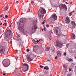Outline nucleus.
Segmentation results:
<instances>
[{
    "label": "nucleus",
    "mask_w": 76,
    "mask_h": 76,
    "mask_svg": "<svg viewBox=\"0 0 76 76\" xmlns=\"http://www.w3.org/2000/svg\"><path fill=\"white\" fill-rule=\"evenodd\" d=\"M46 13V10L42 8H40L38 10V15L40 19H43L44 14Z\"/></svg>",
    "instance_id": "f257e3e1"
},
{
    "label": "nucleus",
    "mask_w": 76,
    "mask_h": 76,
    "mask_svg": "<svg viewBox=\"0 0 76 76\" xmlns=\"http://www.w3.org/2000/svg\"><path fill=\"white\" fill-rule=\"evenodd\" d=\"M12 31L10 30H8L6 31L5 35L6 38H8V39H10L12 36L11 35Z\"/></svg>",
    "instance_id": "f03ea898"
},
{
    "label": "nucleus",
    "mask_w": 76,
    "mask_h": 76,
    "mask_svg": "<svg viewBox=\"0 0 76 76\" xmlns=\"http://www.w3.org/2000/svg\"><path fill=\"white\" fill-rule=\"evenodd\" d=\"M38 22V20L37 19H36L35 21V23L34 22H33V28H32V31H31V34H33L34 33V32L35 31V30L37 29V25H36V23H37Z\"/></svg>",
    "instance_id": "7ed1b4c3"
},
{
    "label": "nucleus",
    "mask_w": 76,
    "mask_h": 76,
    "mask_svg": "<svg viewBox=\"0 0 76 76\" xmlns=\"http://www.w3.org/2000/svg\"><path fill=\"white\" fill-rule=\"evenodd\" d=\"M5 51V48L4 47L1 46H0V54H1Z\"/></svg>",
    "instance_id": "20e7f679"
},
{
    "label": "nucleus",
    "mask_w": 76,
    "mask_h": 76,
    "mask_svg": "<svg viewBox=\"0 0 76 76\" xmlns=\"http://www.w3.org/2000/svg\"><path fill=\"white\" fill-rule=\"evenodd\" d=\"M23 66L25 67V69L24 72H26L27 70H28V69H29V66L27 64H23Z\"/></svg>",
    "instance_id": "39448f33"
},
{
    "label": "nucleus",
    "mask_w": 76,
    "mask_h": 76,
    "mask_svg": "<svg viewBox=\"0 0 76 76\" xmlns=\"http://www.w3.org/2000/svg\"><path fill=\"white\" fill-rule=\"evenodd\" d=\"M58 29H59L58 28V29H56V34L57 35H58V36H60V35H63L62 34L61 31H58Z\"/></svg>",
    "instance_id": "423d86ee"
},
{
    "label": "nucleus",
    "mask_w": 76,
    "mask_h": 76,
    "mask_svg": "<svg viewBox=\"0 0 76 76\" xmlns=\"http://www.w3.org/2000/svg\"><path fill=\"white\" fill-rule=\"evenodd\" d=\"M59 7L61 10L62 9H67L66 5L65 4L60 5Z\"/></svg>",
    "instance_id": "0eeeda50"
},
{
    "label": "nucleus",
    "mask_w": 76,
    "mask_h": 76,
    "mask_svg": "<svg viewBox=\"0 0 76 76\" xmlns=\"http://www.w3.org/2000/svg\"><path fill=\"white\" fill-rule=\"evenodd\" d=\"M5 61H4V63L3 64V65L4 66V67H8V66H9V62H5Z\"/></svg>",
    "instance_id": "6e6552de"
},
{
    "label": "nucleus",
    "mask_w": 76,
    "mask_h": 76,
    "mask_svg": "<svg viewBox=\"0 0 76 76\" xmlns=\"http://www.w3.org/2000/svg\"><path fill=\"white\" fill-rule=\"evenodd\" d=\"M56 46L59 48H61V47L63 45V44L58 42H56Z\"/></svg>",
    "instance_id": "1a4fd4ad"
},
{
    "label": "nucleus",
    "mask_w": 76,
    "mask_h": 76,
    "mask_svg": "<svg viewBox=\"0 0 76 76\" xmlns=\"http://www.w3.org/2000/svg\"><path fill=\"white\" fill-rule=\"evenodd\" d=\"M65 21L66 23H69V22H70V20L69 17H66V18Z\"/></svg>",
    "instance_id": "9d476101"
},
{
    "label": "nucleus",
    "mask_w": 76,
    "mask_h": 76,
    "mask_svg": "<svg viewBox=\"0 0 76 76\" xmlns=\"http://www.w3.org/2000/svg\"><path fill=\"white\" fill-rule=\"evenodd\" d=\"M52 16V17H53V18L55 20H57V16L56 14H53Z\"/></svg>",
    "instance_id": "9b49d317"
},
{
    "label": "nucleus",
    "mask_w": 76,
    "mask_h": 76,
    "mask_svg": "<svg viewBox=\"0 0 76 76\" xmlns=\"http://www.w3.org/2000/svg\"><path fill=\"white\" fill-rule=\"evenodd\" d=\"M71 25L72 28H74L75 27V26H76V23H75V22L74 21H72L71 22Z\"/></svg>",
    "instance_id": "f8f14e48"
},
{
    "label": "nucleus",
    "mask_w": 76,
    "mask_h": 76,
    "mask_svg": "<svg viewBox=\"0 0 76 76\" xmlns=\"http://www.w3.org/2000/svg\"><path fill=\"white\" fill-rule=\"evenodd\" d=\"M20 71H18L17 72H16V76H20Z\"/></svg>",
    "instance_id": "ddd939ff"
},
{
    "label": "nucleus",
    "mask_w": 76,
    "mask_h": 76,
    "mask_svg": "<svg viewBox=\"0 0 76 76\" xmlns=\"http://www.w3.org/2000/svg\"><path fill=\"white\" fill-rule=\"evenodd\" d=\"M27 60L28 61H32V59L29 57V56H27Z\"/></svg>",
    "instance_id": "4468645a"
},
{
    "label": "nucleus",
    "mask_w": 76,
    "mask_h": 76,
    "mask_svg": "<svg viewBox=\"0 0 76 76\" xmlns=\"http://www.w3.org/2000/svg\"><path fill=\"white\" fill-rule=\"evenodd\" d=\"M57 55L58 57H60L61 56V53L59 51H57Z\"/></svg>",
    "instance_id": "2eb2a0df"
},
{
    "label": "nucleus",
    "mask_w": 76,
    "mask_h": 76,
    "mask_svg": "<svg viewBox=\"0 0 76 76\" xmlns=\"http://www.w3.org/2000/svg\"><path fill=\"white\" fill-rule=\"evenodd\" d=\"M71 37L72 38H75V35L73 33H72L71 34Z\"/></svg>",
    "instance_id": "dca6fc26"
},
{
    "label": "nucleus",
    "mask_w": 76,
    "mask_h": 76,
    "mask_svg": "<svg viewBox=\"0 0 76 76\" xmlns=\"http://www.w3.org/2000/svg\"><path fill=\"white\" fill-rule=\"evenodd\" d=\"M51 50L53 53H54V52H55V48H54V46H52Z\"/></svg>",
    "instance_id": "f3484780"
},
{
    "label": "nucleus",
    "mask_w": 76,
    "mask_h": 76,
    "mask_svg": "<svg viewBox=\"0 0 76 76\" xmlns=\"http://www.w3.org/2000/svg\"><path fill=\"white\" fill-rule=\"evenodd\" d=\"M18 29L19 30H20L22 31H23H23H24V30L23 29V28H22V27H19L18 28Z\"/></svg>",
    "instance_id": "a211bd4d"
},
{
    "label": "nucleus",
    "mask_w": 76,
    "mask_h": 76,
    "mask_svg": "<svg viewBox=\"0 0 76 76\" xmlns=\"http://www.w3.org/2000/svg\"><path fill=\"white\" fill-rule=\"evenodd\" d=\"M44 69H45L46 70H48L49 68L48 66H45L44 68Z\"/></svg>",
    "instance_id": "6ab92c4d"
},
{
    "label": "nucleus",
    "mask_w": 76,
    "mask_h": 76,
    "mask_svg": "<svg viewBox=\"0 0 76 76\" xmlns=\"http://www.w3.org/2000/svg\"><path fill=\"white\" fill-rule=\"evenodd\" d=\"M49 50H50V47H47L46 49V50L49 51Z\"/></svg>",
    "instance_id": "aec40b11"
},
{
    "label": "nucleus",
    "mask_w": 76,
    "mask_h": 76,
    "mask_svg": "<svg viewBox=\"0 0 76 76\" xmlns=\"http://www.w3.org/2000/svg\"><path fill=\"white\" fill-rule=\"evenodd\" d=\"M37 48H36V47L34 46L33 47V51H36Z\"/></svg>",
    "instance_id": "412c9836"
},
{
    "label": "nucleus",
    "mask_w": 76,
    "mask_h": 76,
    "mask_svg": "<svg viewBox=\"0 0 76 76\" xmlns=\"http://www.w3.org/2000/svg\"><path fill=\"white\" fill-rule=\"evenodd\" d=\"M63 67H64V68H66V67H67V65L66 64H64L63 65Z\"/></svg>",
    "instance_id": "4be33fe9"
},
{
    "label": "nucleus",
    "mask_w": 76,
    "mask_h": 76,
    "mask_svg": "<svg viewBox=\"0 0 76 76\" xmlns=\"http://www.w3.org/2000/svg\"><path fill=\"white\" fill-rule=\"evenodd\" d=\"M3 16H4V15L3 14H2L1 15H0V18H2V17H3Z\"/></svg>",
    "instance_id": "5701e85b"
},
{
    "label": "nucleus",
    "mask_w": 76,
    "mask_h": 76,
    "mask_svg": "<svg viewBox=\"0 0 76 76\" xmlns=\"http://www.w3.org/2000/svg\"><path fill=\"white\" fill-rule=\"evenodd\" d=\"M8 9V8H7V7H6L5 8V9L4 10V11H6V10H7Z\"/></svg>",
    "instance_id": "b1692460"
},
{
    "label": "nucleus",
    "mask_w": 76,
    "mask_h": 76,
    "mask_svg": "<svg viewBox=\"0 0 76 76\" xmlns=\"http://www.w3.org/2000/svg\"><path fill=\"white\" fill-rule=\"evenodd\" d=\"M69 16H72V13H69Z\"/></svg>",
    "instance_id": "393cba45"
},
{
    "label": "nucleus",
    "mask_w": 76,
    "mask_h": 76,
    "mask_svg": "<svg viewBox=\"0 0 76 76\" xmlns=\"http://www.w3.org/2000/svg\"><path fill=\"white\" fill-rule=\"evenodd\" d=\"M69 44H66V47L67 48H68L69 47Z\"/></svg>",
    "instance_id": "a878e982"
},
{
    "label": "nucleus",
    "mask_w": 76,
    "mask_h": 76,
    "mask_svg": "<svg viewBox=\"0 0 76 76\" xmlns=\"http://www.w3.org/2000/svg\"><path fill=\"white\" fill-rule=\"evenodd\" d=\"M40 67H41V68H43V66L42 65H40Z\"/></svg>",
    "instance_id": "bb28decb"
},
{
    "label": "nucleus",
    "mask_w": 76,
    "mask_h": 76,
    "mask_svg": "<svg viewBox=\"0 0 76 76\" xmlns=\"http://www.w3.org/2000/svg\"><path fill=\"white\" fill-rule=\"evenodd\" d=\"M26 51L27 52H29V49H28Z\"/></svg>",
    "instance_id": "cd10ccee"
},
{
    "label": "nucleus",
    "mask_w": 76,
    "mask_h": 76,
    "mask_svg": "<svg viewBox=\"0 0 76 76\" xmlns=\"http://www.w3.org/2000/svg\"><path fill=\"white\" fill-rule=\"evenodd\" d=\"M72 59L71 58H70L68 61H72Z\"/></svg>",
    "instance_id": "c85d7f7f"
},
{
    "label": "nucleus",
    "mask_w": 76,
    "mask_h": 76,
    "mask_svg": "<svg viewBox=\"0 0 76 76\" xmlns=\"http://www.w3.org/2000/svg\"><path fill=\"white\" fill-rule=\"evenodd\" d=\"M5 18H8V16H7V15H6L5 16Z\"/></svg>",
    "instance_id": "c756f323"
},
{
    "label": "nucleus",
    "mask_w": 76,
    "mask_h": 76,
    "mask_svg": "<svg viewBox=\"0 0 76 76\" xmlns=\"http://www.w3.org/2000/svg\"><path fill=\"white\" fill-rule=\"evenodd\" d=\"M64 56H66V52H64Z\"/></svg>",
    "instance_id": "7c9ffc66"
},
{
    "label": "nucleus",
    "mask_w": 76,
    "mask_h": 76,
    "mask_svg": "<svg viewBox=\"0 0 76 76\" xmlns=\"http://www.w3.org/2000/svg\"><path fill=\"white\" fill-rule=\"evenodd\" d=\"M46 27L47 28L49 27V25L48 24L46 25Z\"/></svg>",
    "instance_id": "2f4dec72"
},
{
    "label": "nucleus",
    "mask_w": 76,
    "mask_h": 76,
    "mask_svg": "<svg viewBox=\"0 0 76 76\" xmlns=\"http://www.w3.org/2000/svg\"><path fill=\"white\" fill-rule=\"evenodd\" d=\"M4 24H5V26H7V23H4Z\"/></svg>",
    "instance_id": "473e14b6"
},
{
    "label": "nucleus",
    "mask_w": 76,
    "mask_h": 76,
    "mask_svg": "<svg viewBox=\"0 0 76 76\" xmlns=\"http://www.w3.org/2000/svg\"><path fill=\"white\" fill-rule=\"evenodd\" d=\"M39 41H40V40H39V41H38V40H37V41H36V42H37V43H38V42H39Z\"/></svg>",
    "instance_id": "72a5a7b5"
},
{
    "label": "nucleus",
    "mask_w": 76,
    "mask_h": 76,
    "mask_svg": "<svg viewBox=\"0 0 76 76\" xmlns=\"http://www.w3.org/2000/svg\"><path fill=\"white\" fill-rule=\"evenodd\" d=\"M44 23H45V22H44V21L42 23V25H44Z\"/></svg>",
    "instance_id": "f704fd0d"
},
{
    "label": "nucleus",
    "mask_w": 76,
    "mask_h": 76,
    "mask_svg": "<svg viewBox=\"0 0 76 76\" xmlns=\"http://www.w3.org/2000/svg\"><path fill=\"white\" fill-rule=\"evenodd\" d=\"M69 70L70 71H72V69H70V68H69Z\"/></svg>",
    "instance_id": "c9c22d12"
},
{
    "label": "nucleus",
    "mask_w": 76,
    "mask_h": 76,
    "mask_svg": "<svg viewBox=\"0 0 76 76\" xmlns=\"http://www.w3.org/2000/svg\"><path fill=\"white\" fill-rule=\"evenodd\" d=\"M55 59H57V56H55Z\"/></svg>",
    "instance_id": "e433bc0d"
},
{
    "label": "nucleus",
    "mask_w": 76,
    "mask_h": 76,
    "mask_svg": "<svg viewBox=\"0 0 76 76\" xmlns=\"http://www.w3.org/2000/svg\"><path fill=\"white\" fill-rule=\"evenodd\" d=\"M70 12L71 13H72L73 12H75V11H73Z\"/></svg>",
    "instance_id": "4c0bfd02"
},
{
    "label": "nucleus",
    "mask_w": 76,
    "mask_h": 76,
    "mask_svg": "<svg viewBox=\"0 0 76 76\" xmlns=\"http://www.w3.org/2000/svg\"><path fill=\"white\" fill-rule=\"evenodd\" d=\"M32 4H33L34 3V1H31V2Z\"/></svg>",
    "instance_id": "58836bf2"
},
{
    "label": "nucleus",
    "mask_w": 76,
    "mask_h": 76,
    "mask_svg": "<svg viewBox=\"0 0 76 76\" xmlns=\"http://www.w3.org/2000/svg\"><path fill=\"white\" fill-rule=\"evenodd\" d=\"M3 75H4V76H5V75H6V73H4L3 74Z\"/></svg>",
    "instance_id": "ea45409f"
},
{
    "label": "nucleus",
    "mask_w": 76,
    "mask_h": 76,
    "mask_svg": "<svg viewBox=\"0 0 76 76\" xmlns=\"http://www.w3.org/2000/svg\"><path fill=\"white\" fill-rule=\"evenodd\" d=\"M44 30L45 31H46L45 28H44Z\"/></svg>",
    "instance_id": "a19ab883"
},
{
    "label": "nucleus",
    "mask_w": 76,
    "mask_h": 76,
    "mask_svg": "<svg viewBox=\"0 0 76 76\" xmlns=\"http://www.w3.org/2000/svg\"><path fill=\"white\" fill-rule=\"evenodd\" d=\"M16 3H19V1H17L16 2Z\"/></svg>",
    "instance_id": "79ce46f5"
},
{
    "label": "nucleus",
    "mask_w": 76,
    "mask_h": 76,
    "mask_svg": "<svg viewBox=\"0 0 76 76\" xmlns=\"http://www.w3.org/2000/svg\"><path fill=\"white\" fill-rule=\"evenodd\" d=\"M2 25V23H1L0 24V25Z\"/></svg>",
    "instance_id": "37998d69"
},
{
    "label": "nucleus",
    "mask_w": 76,
    "mask_h": 76,
    "mask_svg": "<svg viewBox=\"0 0 76 76\" xmlns=\"http://www.w3.org/2000/svg\"><path fill=\"white\" fill-rule=\"evenodd\" d=\"M72 4V2H71L70 3V4Z\"/></svg>",
    "instance_id": "c03bdc74"
},
{
    "label": "nucleus",
    "mask_w": 76,
    "mask_h": 76,
    "mask_svg": "<svg viewBox=\"0 0 76 76\" xmlns=\"http://www.w3.org/2000/svg\"><path fill=\"white\" fill-rule=\"evenodd\" d=\"M4 22H6V20H4Z\"/></svg>",
    "instance_id": "a18cd8bd"
},
{
    "label": "nucleus",
    "mask_w": 76,
    "mask_h": 76,
    "mask_svg": "<svg viewBox=\"0 0 76 76\" xmlns=\"http://www.w3.org/2000/svg\"><path fill=\"white\" fill-rule=\"evenodd\" d=\"M63 1H64V2H65V0H63Z\"/></svg>",
    "instance_id": "49530a36"
},
{
    "label": "nucleus",
    "mask_w": 76,
    "mask_h": 76,
    "mask_svg": "<svg viewBox=\"0 0 76 76\" xmlns=\"http://www.w3.org/2000/svg\"><path fill=\"white\" fill-rule=\"evenodd\" d=\"M11 25H10V27H11Z\"/></svg>",
    "instance_id": "de8ad7c7"
},
{
    "label": "nucleus",
    "mask_w": 76,
    "mask_h": 76,
    "mask_svg": "<svg viewBox=\"0 0 76 76\" xmlns=\"http://www.w3.org/2000/svg\"><path fill=\"white\" fill-rule=\"evenodd\" d=\"M23 62H25V61H24V59L23 60Z\"/></svg>",
    "instance_id": "09e8293b"
},
{
    "label": "nucleus",
    "mask_w": 76,
    "mask_h": 76,
    "mask_svg": "<svg viewBox=\"0 0 76 76\" xmlns=\"http://www.w3.org/2000/svg\"><path fill=\"white\" fill-rule=\"evenodd\" d=\"M66 4H68V3H67V2H66Z\"/></svg>",
    "instance_id": "8fccbe9b"
},
{
    "label": "nucleus",
    "mask_w": 76,
    "mask_h": 76,
    "mask_svg": "<svg viewBox=\"0 0 76 76\" xmlns=\"http://www.w3.org/2000/svg\"><path fill=\"white\" fill-rule=\"evenodd\" d=\"M28 10H29H29H30V9H29Z\"/></svg>",
    "instance_id": "3c124183"
},
{
    "label": "nucleus",
    "mask_w": 76,
    "mask_h": 76,
    "mask_svg": "<svg viewBox=\"0 0 76 76\" xmlns=\"http://www.w3.org/2000/svg\"><path fill=\"white\" fill-rule=\"evenodd\" d=\"M10 25H12V23H11Z\"/></svg>",
    "instance_id": "603ef678"
},
{
    "label": "nucleus",
    "mask_w": 76,
    "mask_h": 76,
    "mask_svg": "<svg viewBox=\"0 0 76 76\" xmlns=\"http://www.w3.org/2000/svg\"><path fill=\"white\" fill-rule=\"evenodd\" d=\"M3 18H4V17H3Z\"/></svg>",
    "instance_id": "864d4df0"
},
{
    "label": "nucleus",
    "mask_w": 76,
    "mask_h": 76,
    "mask_svg": "<svg viewBox=\"0 0 76 76\" xmlns=\"http://www.w3.org/2000/svg\"><path fill=\"white\" fill-rule=\"evenodd\" d=\"M3 25L4 26V24H3Z\"/></svg>",
    "instance_id": "5fc2aeb1"
},
{
    "label": "nucleus",
    "mask_w": 76,
    "mask_h": 76,
    "mask_svg": "<svg viewBox=\"0 0 76 76\" xmlns=\"http://www.w3.org/2000/svg\"><path fill=\"white\" fill-rule=\"evenodd\" d=\"M1 22L0 21V23H1Z\"/></svg>",
    "instance_id": "6e6d98bb"
},
{
    "label": "nucleus",
    "mask_w": 76,
    "mask_h": 76,
    "mask_svg": "<svg viewBox=\"0 0 76 76\" xmlns=\"http://www.w3.org/2000/svg\"><path fill=\"white\" fill-rule=\"evenodd\" d=\"M48 61H50V60H48Z\"/></svg>",
    "instance_id": "4d7b16f0"
},
{
    "label": "nucleus",
    "mask_w": 76,
    "mask_h": 76,
    "mask_svg": "<svg viewBox=\"0 0 76 76\" xmlns=\"http://www.w3.org/2000/svg\"><path fill=\"white\" fill-rule=\"evenodd\" d=\"M42 31H43V29H42Z\"/></svg>",
    "instance_id": "13d9d810"
},
{
    "label": "nucleus",
    "mask_w": 76,
    "mask_h": 76,
    "mask_svg": "<svg viewBox=\"0 0 76 76\" xmlns=\"http://www.w3.org/2000/svg\"><path fill=\"white\" fill-rule=\"evenodd\" d=\"M67 76H69V75H67Z\"/></svg>",
    "instance_id": "bf43d9fd"
},
{
    "label": "nucleus",
    "mask_w": 76,
    "mask_h": 76,
    "mask_svg": "<svg viewBox=\"0 0 76 76\" xmlns=\"http://www.w3.org/2000/svg\"><path fill=\"white\" fill-rule=\"evenodd\" d=\"M22 22L23 23V22Z\"/></svg>",
    "instance_id": "052dcab7"
},
{
    "label": "nucleus",
    "mask_w": 76,
    "mask_h": 76,
    "mask_svg": "<svg viewBox=\"0 0 76 76\" xmlns=\"http://www.w3.org/2000/svg\"><path fill=\"white\" fill-rule=\"evenodd\" d=\"M49 39H51L50 38H49Z\"/></svg>",
    "instance_id": "680f3d73"
},
{
    "label": "nucleus",
    "mask_w": 76,
    "mask_h": 76,
    "mask_svg": "<svg viewBox=\"0 0 76 76\" xmlns=\"http://www.w3.org/2000/svg\"><path fill=\"white\" fill-rule=\"evenodd\" d=\"M20 22H21V21H20Z\"/></svg>",
    "instance_id": "e2e57ef3"
},
{
    "label": "nucleus",
    "mask_w": 76,
    "mask_h": 76,
    "mask_svg": "<svg viewBox=\"0 0 76 76\" xmlns=\"http://www.w3.org/2000/svg\"><path fill=\"white\" fill-rule=\"evenodd\" d=\"M22 27H23V26H22Z\"/></svg>",
    "instance_id": "0e129e2a"
},
{
    "label": "nucleus",
    "mask_w": 76,
    "mask_h": 76,
    "mask_svg": "<svg viewBox=\"0 0 76 76\" xmlns=\"http://www.w3.org/2000/svg\"><path fill=\"white\" fill-rule=\"evenodd\" d=\"M16 1L17 0H16Z\"/></svg>",
    "instance_id": "69168bd1"
}]
</instances>
